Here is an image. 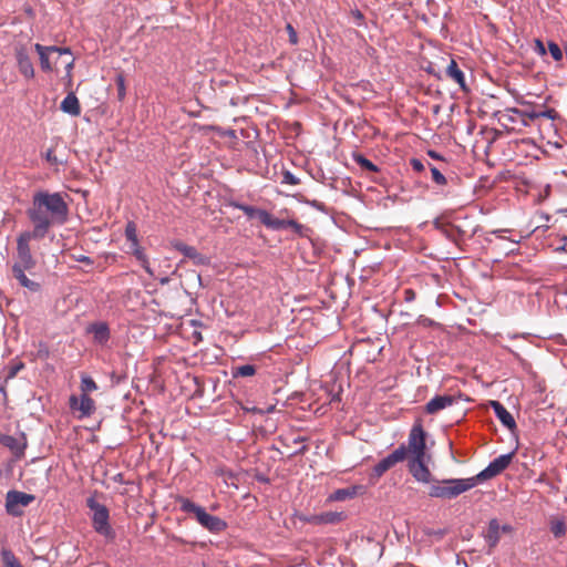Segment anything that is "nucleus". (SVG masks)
<instances>
[{"label": "nucleus", "mask_w": 567, "mask_h": 567, "mask_svg": "<svg viewBox=\"0 0 567 567\" xmlns=\"http://www.w3.org/2000/svg\"><path fill=\"white\" fill-rule=\"evenodd\" d=\"M69 206L60 193L38 192L33 195L28 216L33 224V237H45L49 229L68 220Z\"/></svg>", "instance_id": "obj_1"}, {"label": "nucleus", "mask_w": 567, "mask_h": 567, "mask_svg": "<svg viewBox=\"0 0 567 567\" xmlns=\"http://www.w3.org/2000/svg\"><path fill=\"white\" fill-rule=\"evenodd\" d=\"M475 487L472 477L436 480L429 489V495L434 498L453 499Z\"/></svg>", "instance_id": "obj_2"}, {"label": "nucleus", "mask_w": 567, "mask_h": 567, "mask_svg": "<svg viewBox=\"0 0 567 567\" xmlns=\"http://www.w3.org/2000/svg\"><path fill=\"white\" fill-rule=\"evenodd\" d=\"M177 502L181 505V509L185 513H192L195 515L197 522L210 533H220L226 529L227 524L218 516L208 514L204 507L195 504L186 497H178Z\"/></svg>", "instance_id": "obj_3"}, {"label": "nucleus", "mask_w": 567, "mask_h": 567, "mask_svg": "<svg viewBox=\"0 0 567 567\" xmlns=\"http://www.w3.org/2000/svg\"><path fill=\"white\" fill-rule=\"evenodd\" d=\"M86 506L92 511V526L94 530L107 539L115 537L114 529L110 525V512L103 504L96 502L94 496L86 499Z\"/></svg>", "instance_id": "obj_4"}, {"label": "nucleus", "mask_w": 567, "mask_h": 567, "mask_svg": "<svg viewBox=\"0 0 567 567\" xmlns=\"http://www.w3.org/2000/svg\"><path fill=\"white\" fill-rule=\"evenodd\" d=\"M513 457L514 452H509L494 458L483 471H481L475 476H472V480L475 481V486L499 475L509 466Z\"/></svg>", "instance_id": "obj_5"}, {"label": "nucleus", "mask_w": 567, "mask_h": 567, "mask_svg": "<svg viewBox=\"0 0 567 567\" xmlns=\"http://www.w3.org/2000/svg\"><path fill=\"white\" fill-rule=\"evenodd\" d=\"M426 432L424 431L421 422H416L408 439L406 451L411 454V457H426V444H425Z\"/></svg>", "instance_id": "obj_6"}, {"label": "nucleus", "mask_w": 567, "mask_h": 567, "mask_svg": "<svg viewBox=\"0 0 567 567\" xmlns=\"http://www.w3.org/2000/svg\"><path fill=\"white\" fill-rule=\"evenodd\" d=\"M408 457V451L405 444H401L392 453L383 457L378 462L372 470L371 476L380 478L386 471L394 467L398 463L403 462Z\"/></svg>", "instance_id": "obj_7"}, {"label": "nucleus", "mask_w": 567, "mask_h": 567, "mask_svg": "<svg viewBox=\"0 0 567 567\" xmlns=\"http://www.w3.org/2000/svg\"><path fill=\"white\" fill-rule=\"evenodd\" d=\"M34 496L19 491H9L6 494V511L12 516H21L23 509L29 506L33 501Z\"/></svg>", "instance_id": "obj_8"}, {"label": "nucleus", "mask_w": 567, "mask_h": 567, "mask_svg": "<svg viewBox=\"0 0 567 567\" xmlns=\"http://www.w3.org/2000/svg\"><path fill=\"white\" fill-rule=\"evenodd\" d=\"M34 238L32 233H23L19 236L17 241V261L14 265L23 266L24 268H33L35 261L31 255L29 243Z\"/></svg>", "instance_id": "obj_9"}, {"label": "nucleus", "mask_w": 567, "mask_h": 567, "mask_svg": "<svg viewBox=\"0 0 567 567\" xmlns=\"http://www.w3.org/2000/svg\"><path fill=\"white\" fill-rule=\"evenodd\" d=\"M34 49H35L37 53L39 54L40 65H41L42 71H44V72L52 71V64L50 61L51 53H58L59 55H62V54L71 55L70 48H59V47H54V45L45 47L40 43H35Z\"/></svg>", "instance_id": "obj_10"}, {"label": "nucleus", "mask_w": 567, "mask_h": 567, "mask_svg": "<svg viewBox=\"0 0 567 567\" xmlns=\"http://www.w3.org/2000/svg\"><path fill=\"white\" fill-rule=\"evenodd\" d=\"M426 457H410L408 467L412 476L421 483L432 482V474L425 464Z\"/></svg>", "instance_id": "obj_11"}, {"label": "nucleus", "mask_w": 567, "mask_h": 567, "mask_svg": "<svg viewBox=\"0 0 567 567\" xmlns=\"http://www.w3.org/2000/svg\"><path fill=\"white\" fill-rule=\"evenodd\" d=\"M14 53H16L17 66L19 69V72L27 80L33 79L34 78V68H33L32 61H31L25 48L22 45H17L14 48Z\"/></svg>", "instance_id": "obj_12"}, {"label": "nucleus", "mask_w": 567, "mask_h": 567, "mask_svg": "<svg viewBox=\"0 0 567 567\" xmlns=\"http://www.w3.org/2000/svg\"><path fill=\"white\" fill-rule=\"evenodd\" d=\"M86 333L91 334L93 338V342L99 346H105L110 338H111V331L110 327L104 321H95L90 323L86 327Z\"/></svg>", "instance_id": "obj_13"}, {"label": "nucleus", "mask_w": 567, "mask_h": 567, "mask_svg": "<svg viewBox=\"0 0 567 567\" xmlns=\"http://www.w3.org/2000/svg\"><path fill=\"white\" fill-rule=\"evenodd\" d=\"M173 247L185 257L189 258L196 266H207L210 264V259L207 256L200 254L195 247L188 246L183 241H174Z\"/></svg>", "instance_id": "obj_14"}, {"label": "nucleus", "mask_w": 567, "mask_h": 567, "mask_svg": "<svg viewBox=\"0 0 567 567\" xmlns=\"http://www.w3.org/2000/svg\"><path fill=\"white\" fill-rule=\"evenodd\" d=\"M71 410L80 411L81 416H90L95 411V403L87 394L82 393L80 398L71 395L69 400Z\"/></svg>", "instance_id": "obj_15"}, {"label": "nucleus", "mask_w": 567, "mask_h": 567, "mask_svg": "<svg viewBox=\"0 0 567 567\" xmlns=\"http://www.w3.org/2000/svg\"><path fill=\"white\" fill-rule=\"evenodd\" d=\"M2 445L8 447L17 457L21 456L27 447L24 433L18 435H2Z\"/></svg>", "instance_id": "obj_16"}, {"label": "nucleus", "mask_w": 567, "mask_h": 567, "mask_svg": "<svg viewBox=\"0 0 567 567\" xmlns=\"http://www.w3.org/2000/svg\"><path fill=\"white\" fill-rule=\"evenodd\" d=\"M343 518L344 514L342 512H324L321 514L308 516L303 518V520L312 525H327L339 523Z\"/></svg>", "instance_id": "obj_17"}, {"label": "nucleus", "mask_w": 567, "mask_h": 567, "mask_svg": "<svg viewBox=\"0 0 567 567\" xmlns=\"http://www.w3.org/2000/svg\"><path fill=\"white\" fill-rule=\"evenodd\" d=\"M489 405L492 406L496 417L507 430H509L511 432L516 430L517 425L515 419L501 402L491 401Z\"/></svg>", "instance_id": "obj_18"}, {"label": "nucleus", "mask_w": 567, "mask_h": 567, "mask_svg": "<svg viewBox=\"0 0 567 567\" xmlns=\"http://www.w3.org/2000/svg\"><path fill=\"white\" fill-rule=\"evenodd\" d=\"M30 269L31 268H24L23 266H20V265H13L12 266V276L14 279L18 280V282L22 287L27 288L28 290H30L32 292H37L40 290V284L29 279L25 275V271L30 270Z\"/></svg>", "instance_id": "obj_19"}, {"label": "nucleus", "mask_w": 567, "mask_h": 567, "mask_svg": "<svg viewBox=\"0 0 567 567\" xmlns=\"http://www.w3.org/2000/svg\"><path fill=\"white\" fill-rule=\"evenodd\" d=\"M455 402L453 395H435L425 404V412L427 414H435Z\"/></svg>", "instance_id": "obj_20"}, {"label": "nucleus", "mask_w": 567, "mask_h": 567, "mask_svg": "<svg viewBox=\"0 0 567 567\" xmlns=\"http://www.w3.org/2000/svg\"><path fill=\"white\" fill-rule=\"evenodd\" d=\"M485 542L488 544L489 548H494L497 546L501 539V525L498 519L493 518L488 522L487 529L483 533Z\"/></svg>", "instance_id": "obj_21"}, {"label": "nucleus", "mask_w": 567, "mask_h": 567, "mask_svg": "<svg viewBox=\"0 0 567 567\" xmlns=\"http://www.w3.org/2000/svg\"><path fill=\"white\" fill-rule=\"evenodd\" d=\"M60 109L72 116H78L81 113V106L76 95L71 92L61 102Z\"/></svg>", "instance_id": "obj_22"}, {"label": "nucleus", "mask_w": 567, "mask_h": 567, "mask_svg": "<svg viewBox=\"0 0 567 567\" xmlns=\"http://www.w3.org/2000/svg\"><path fill=\"white\" fill-rule=\"evenodd\" d=\"M446 75L451 80L456 82L461 86V89L466 90L464 73L458 68V65H457L455 60H451L450 64L447 65V68H446Z\"/></svg>", "instance_id": "obj_23"}, {"label": "nucleus", "mask_w": 567, "mask_h": 567, "mask_svg": "<svg viewBox=\"0 0 567 567\" xmlns=\"http://www.w3.org/2000/svg\"><path fill=\"white\" fill-rule=\"evenodd\" d=\"M230 206L234 207V208H237V209H239L241 212H244V214L248 218L258 217L260 223H262V218H264L261 216V214L262 213H267V210H265V209L256 208L254 206H249V205L241 204V203H238V202L230 203Z\"/></svg>", "instance_id": "obj_24"}, {"label": "nucleus", "mask_w": 567, "mask_h": 567, "mask_svg": "<svg viewBox=\"0 0 567 567\" xmlns=\"http://www.w3.org/2000/svg\"><path fill=\"white\" fill-rule=\"evenodd\" d=\"M262 225L272 230L287 229V219L275 218L270 213H262Z\"/></svg>", "instance_id": "obj_25"}, {"label": "nucleus", "mask_w": 567, "mask_h": 567, "mask_svg": "<svg viewBox=\"0 0 567 567\" xmlns=\"http://www.w3.org/2000/svg\"><path fill=\"white\" fill-rule=\"evenodd\" d=\"M352 158L361 168L373 173L379 172V167L364 155L360 153H353Z\"/></svg>", "instance_id": "obj_26"}, {"label": "nucleus", "mask_w": 567, "mask_h": 567, "mask_svg": "<svg viewBox=\"0 0 567 567\" xmlns=\"http://www.w3.org/2000/svg\"><path fill=\"white\" fill-rule=\"evenodd\" d=\"M357 495V487H350V488H340L337 489L331 496L330 499L332 501H346L348 498H352Z\"/></svg>", "instance_id": "obj_27"}, {"label": "nucleus", "mask_w": 567, "mask_h": 567, "mask_svg": "<svg viewBox=\"0 0 567 567\" xmlns=\"http://www.w3.org/2000/svg\"><path fill=\"white\" fill-rule=\"evenodd\" d=\"M133 256L136 258V260L143 267V269L148 274V276L154 277V271L151 268L148 258H147L144 249H136L135 254Z\"/></svg>", "instance_id": "obj_28"}, {"label": "nucleus", "mask_w": 567, "mask_h": 567, "mask_svg": "<svg viewBox=\"0 0 567 567\" xmlns=\"http://www.w3.org/2000/svg\"><path fill=\"white\" fill-rule=\"evenodd\" d=\"M566 523L564 519H554L550 522V532L556 538H561L566 535Z\"/></svg>", "instance_id": "obj_29"}, {"label": "nucleus", "mask_w": 567, "mask_h": 567, "mask_svg": "<svg viewBox=\"0 0 567 567\" xmlns=\"http://www.w3.org/2000/svg\"><path fill=\"white\" fill-rule=\"evenodd\" d=\"M2 565L4 567H24L10 550H2Z\"/></svg>", "instance_id": "obj_30"}, {"label": "nucleus", "mask_w": 567, "mask_h": 567, "mask_svg": "<svg viewBox=\"0 0 567 567\" xmlns=\"http://www.w3.org/2000/svg\"><path fill=\"white\" fill-rule=\"evenodd\" d=\"M256 373V368L255 365L252 364H244V365H239L237 367L234 372H233V375L235 378L237 377H243V378H246V377H251Z\"/></svg>", "instance_id": "obj_31"}, {"label": "nucleus", "mask_w": 567, "mask_h": 567, "mask_svg": "<svg viewBox=\"0 0 567 567\" xmlns=\"http://www.w3.org/2000/svg\"><path fill=\"white\" fill-rule=\"evenodd\" d=\"M97 389V385L95 383V381L89 377V375H83L81 378V391L82 393H85L89 395L90 392H93Z\"/></svg>", "instance_id": "obj_32"}, {"label": "nucleus", "mask_w": 567, "mask_h": 567, "mask_svg": "<svg viewBox=\"0 0 567 567\" xmlns=\"http://www.w3.org/2000/svg\"><path fill=\"white\" fill-rule=\"evenodd\" d=\"M116 89H117V99L123 101L126 95V86H125V78L123 74H117L115 78Z\"/></svg>", "instance_id": "obj_33"}, {"label": "nucleus", "mask_w": 567, "mask_h": 567, "mask_svg": "<svg viewBox=\"0 0 567 567\" xmlns=\"http://www.w3.org/2000/svg\"><path fill=\"white\" fill-rule=\"evenodd\" d=\"M125 237L127 241H136L138 239L136 224L132 220L127 221L125 226Z\"/></svg>", "instance_id": "obj_34"}, {"label": "nucleus", "mask_w": 567, "mask_h": 567, "mask_svg": "<svg viewBox=\"0 0 567 567\" xmlns=\"http://www.w3.org/2000/svg\"><path fill=\"white\" fill-rule=\"evenodd\" d=\"M287 228H290L298 236H305V230L307 229L302 224L298 223L296 219H287Z\"/></svg>", "instance_id": "obj_35"}, {"label": "nucleus", "mask_w": 567, "mask_h": 567, "mask_svg": "<svg viewBox=\"0 0 567 567\" xmlns=\"http://www.w3.org/2000/svg\"><path fill=\"white\" fill-rule=\"evenodd\" d=\"M548 51L555 61H560L563 59L561 49L556 42H548Z\"/></svg>", "instance_id": "obj_36"}, {"label": "nucleus", "mask_w": 567, "mask_h": 567, "mask_svg": "<svg viewBox=\"0 0 567 567\" xmlns=\"http://www.w3.org/2000/svg\"><path fill=\"white\" fill-rule=\"evenodd\" d=\"M432 179L437 185H445L446 177L434 166L431 167Z\"/></svg>", "instance_id": "obj_37"}, {"label": "nucleus", "mask_w": 567, "mask_h": 567, "mask_svg": "<svg viewBox=\"0 0 567 567\" xmlns=\"http://www.w3.org/2000/svg\"><path fill=\"white\" fill-rule=\"evenodd\" d=\"M300 183V179L293 175L290 171H285L282 173V184H289V185H298Z\"/></svg>", "instance_id": "obj_38"}, {"label": "nucleus", "mask_w": 567, "mask_h": 567, "mask_svg": "<svg viewBox=\"0 0 567 567\" xmlns=\"http://www.w3.org/2000/svg\"><path fill=\"white\" fill-rule=\"evenodd\" d=\"M23 367L24 365L22 362L12 363L8 369L7 379H12L13 377H16Z\"/></svg>", "instance_id": "obj_39"}, {"label": "nucleus", "mask_w": 567, "mask_h": 567, "mask_svg": "<svg viewBox=\"0 0 567 567\" xmlns=\"http://www.w3.org/2000/svg\"><path fill=\"white\" fill-rule=\"evenodd\" d=\"M351 14L354 19V23L358 25V27H362L364 25V16L363 13L358 10V9H354L351 11Z\"/></svg>", "instance_id": "obj_40"}, {"label": "nucleus", "mask_w": 567, "mask_h": 567, "mask_svg": "<svg viewBox=\"0 0 567 567\" xmlns=\"http://www.w3.org/2000/svg\"><path fill=\"white\" fill-rule=\"evenodd\" d=\"M45 159L52 165H58L60 163L52 148H49L45 152Z\"/></svg>", "instance_id": "obj_41"}, {"label": "nucleus", "mask_w": 567, "mask_h": 567, "mask_svg": "<svg viewBox=\"0 0 567 567\" xmlns=\"http://www.w3.org/2000/svg\"><path fill=\"white\" fill-rule=\"evenodd\" d=\"M539 115L540 117L555 120L557 117V112L554 109H546L544 111H539Z\"/></svg>", "instance_id": "obj_42"}, {"label": "nucleus", "mask_w": 567, "mask_h": 567, "mask_svg": "<svg viewBox=\"0 0 567 567\" xmlns=\"http://www.w3.org/2000/svg\"><path fill=\"white\" fill-rule=\"evenodd\" d=\"M412 168L417 172V173H421L424 171V165L423 163L417 159V158H412L411 162H410Z\"/></svg>", "instance_id": "obj_43"}, {"label": "nucleus", "mask_w": 567, "mask_h": 567, "mask_svg": "<svg viewBox=\"0 0 567 567\" xmlns=\"http://www.w3.org/2000/svg\"><path fill=\"white\" fill-rule=\"evenodd\" d=\"M535 51H536L539 55H545V54H546L545 45H544V43L542 42V40H539V39H536V40H535Z\"/></svg>", "instance_id": "obj_44"}, {"label": "nucleus", "mask_w": 567, "mask_h": 567, "mask_svg": "<svg viewBox=\"0 0 567 567\" xmlns=\"http://www.w3.org/2000/svg\"><path fill=\"white\" fill-rule=\"evenodd\" d=\"M287 30L289 32V40L292 44H296L298 39H297V33L295 31V29L292 28L291 24H287Z\"/></svg>", "instance_id": "obj_45"}, {"label": "nucleus", "mask_w": 567, "mask_h": 567, "mask_svg": "<svg viewBox=\"0 0 567 567\" xmlns=\"http://www.w3.org/2000/svg\"><path fill=\"white\" fill-rule=\"evenodd\" d=\"M524 115L534 121V120H537V118H540V115H539V111H535V110H532V111H524Z\"/></svg>", "instance_id": "obj_46"}, {"label": "nucleus", "mask_w": 567, "mask_h": 567, "mask_svg": "<svg viewBox=\"0 0 567 567\" xmlns=\"http://www.w3.org/2000/svg\"><path fill=\"white\" fill-rule=\"evenodd\" d=\"M74 258L79 262H84L86 265H93V260L89 256L79 255V256H75Z\"/></svg>", "instance_id": "obj_47"}, {"label": "nucleus", "mask_w": 567, "mask_h": 567, "mask_svg": "<svg viewBox=\"0 0 567 567\" xmlns=\"http://www.w3.org/2000/svg\"><path fill=\"white\" fill-rule=\"evenodd\" d=\"M415 299V292L412 289L404 290V300L411 302Z\"/></svg>", "instance_id": "obj_48"}, {"label": "nucleus", "mask_w": 567, "mask_h": 567, "mask_svg": "<svg viewBox=\"0 0 567 567\" xmlns=\"http://www.w3.org/2000/svg\"><path fill=\"white\" fill-rule=\"evenodd\" d=\"M513 532V527L509 524L501 525V535L502 534H511Z\"/></svg>", "instance_id": "obj_49"}, {"label": "nucleus", "mask_w": 567, "mask_h": 567, "mask_svg": "<svg viewBox=\"0 0 567 567\" xmlns=\"http://www.w3.org/2000/svg\"><path fill=\"white\" fill-rule=\"evenodd\" d=\"M131 245H130V249H131V252L134 255L135 254V250L136 249H143L141 246H140V241L138 239H136V241H130Z\"/></svg>", "instance_id": "obj_50"}, {"label": "nucleus", "mask_w": 567, "mask_h": 567, "mask_svg": "<svg viewBox=\"0 0 567 567\" xmlns=\"http://www.w3.org/2000/svg\"><path fill=\"white\" fill-rule=\"evenodd\" d=\"M310 205H311L312 207H315L316 209H319V210H322V209H323V204H322V203H320V202H318V200H312V202L310 203Z\"/></svg>", "instance_id": "obj_51"}, {"label": "nucleus", "mask_w": 567, "mask_h": 567, "mask_svg": "<svg viewBox=\"0 0 567 567\" xmlns=\"http://www.w3.org/2000/svg\"><path fill=\"white\" fill-rule=\"evenodd\" d=\"M427 155L434 159H442V156L435 151H429Z\"/></svg>", "instance_id": "obj_52"}, {"label": "nucleus", "mask_w": 567, "mask_h": 567, "mask_svg": "<svg viewBox=\"0 0 567 567\" xmlns=\"http://www.w3.org/2000/svg\"><path fill=\"white\" fill-rule=\"evenodd\" d=\"M505 231L506 230H504V229H497V230H494L493 234H495L499 238H503L502 233H505Z\"/></svg>", "instance_id": "obj_53"}, {"label": "nucleus", "mask_w": 567, "mask_h": 567, "mask_svg": "<svg viewBox=\"0 0 567 567\" xmlns=\"http://www.w3.org/2000/svg\"><path fill=\"white\" fill-rule=\"evenodd\" d=\"M159 282H161V285H166L169 282V278L168 277L159 278Z\"/></svg>", "instance_id": "obj_54"}, {"label": "nucleus", "mask_w": 567, "mask_h": 567, "mask_svg": "<svg viewBox=\"0 0 567 567\" xmlns=\"http://www.w3.org/2000/svg\"><path fill=\"white\" fill-rule=\"evenodd\" d=\"M65 65H66V68H72V65H73V60L69 61Z\"/></svg>", "instance_id": "obj_55"}, {"label": "nucleus", "mask_w": 567, "mask_h": 567, "mask_svg": "<svg viewBox=\"0 0 567 567\" xmlns=\"http://www.w3.org/2000/svg\"><path fill=\"white\" fill-rule=\"evenodd\" d=\"M306 450H307V447L302 446L297 453H301L302 454V453H305Z\"/></svg>", "instance_id": "obj_56"}, {"label": "nucleus", "mask_w": 567, "mask_h": 567, "mask_svg": "<svg viewBox=\"0 0 567 567\" xmlns=\"http://www.w3.org/2000/svg\"><path fill=\"white\" fill-rule=\"evenodd\" d=\"M303 441H305V439H303V437H297V439L295 440V442H303Z\"/></svg>", "instance_id": "obj_57"}]
</instances>
